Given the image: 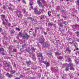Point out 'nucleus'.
I'll return each instance as SVG.
<instances>
[{
  "mask_svg": "<svg viewBox=\"0 0 79 79\" xmlns=\"http://www.w3.org/2000/svg\"><path fill=\"white\" fill-rule=\"evenodd\" d=\"M22 37L23 39H24L25 38L26 39L28 40L29 37V36L27 34L24 35V34H22Z\"/></svg>",
  "mask_w": 79,
  "mask_h": 79,
  "instance_id": "f257e3e1",
  "label": "nucleus"
},
{
  "mask_svg": "<svg viewBox=\"0 0 79 79\" xmlns=\"http://www.w3.org/2000/svg\"><path fill=\"white\" fill-rule=\"evenodd\" d=\"M34 10L35 13H37V14L39 13V14H40V13H41V12L43 10L42 9H40V11L39 12L38 11V10H37V9L35 8V9Z\"/></svg>",
  "mask_w": 79,
  "mask_h": 79,
  "instance_id": "f03ea898",
  "label": "nucleus"
},
{
  "mask_svg": "<svg viewBox=\"0 0 79 79\" xmlns=\"http://www.w3.org/2000/svg\"><path fill=\"white\" fill-rule=\"evenodd\" d=\"M37 3L39 5V6H42V7H44V6L42 5V3L40 2V0H37Z\"/></svg>",
  "mask_w": 79,
  "mask_h": 79,
  "instance_id": "7ed1b4c3",
  "label": "nucleus"
},
{
  "mask_svg": "<svg viewBox=\"0 0 79 79\" xmlns=\"http://www.w3.org/2000/svg\"><path fill=\"white\" fill-rule=\"evenodd\" d=\"M5 51L3 48H0V53H1L3 55H5V54H4V52Z\"/></svg>",
  "mask_w": 79,
  "mask_h": 79,
  "instance_id": "20e7f679",
  "label": "nucleus"
},
{
  "mask_svg": "<svg viewBox=\"0 0 79 79\" xmlns=\"http://www.w3.org/2000/svg\"><path fill=\"white\" fill-rule=\"evenodd\" d=\"M69 62L70 63L68 64V66L69 67H70V68H71V67H73V64H72V63H71V59H69Z\"/></svg>",
  "mask_w": 79,
  "mask_h": 79,
  "instance_id": "39448f33",
  "label": "nucleus"
},
{
  "mask_svg": "<svg viewBox=\"0 0 79 79\" xmlns=\"http://www.w3.org/2000/svg\"><path fill=\"white\" fill-rule=\"evenodd\" d=\"M39 42L40 44H43L44 42V39L43 37H42L41 39L40 40Z\"/></svg>",
  "mask_w": 79,
  "mask_h": 79,
  "instance_id": "423d86ee",
  "label": "nucleus"
},
{
  "mask_svg": "<svg viewBox=\"0 0 79 79\" xmlns=\"http://www.w3.org/2000/svg\"><path fill=\"white\" fill-rule=\"evenodd\" d=\"M43 63H44L45 64H46V67H48L50 66V64L48 62H47L46 61H43Z\"/></svg>",
  "mask_w": 79,
  "mask_h": 79,
  "instance_id": "0eeeda50",
  "label": "nucleus"
},
{
  "mask_svg": "<svg viewBox=\"0 0 79 79\" xmlns=\"http://www.w3.org/2000/svg\"><path fill=\"white\" fill-rule=\"evenodd\" d=\"M5 21H6V24L7 26H11V24L10 23H8V20H6V19H5Z\"/></svg>",
  "mask_w": 79,
  "mask_h": 79,
  "instance_id": "6e6552de",
  "label": "nucleus"
},
{
  "mask_svg": "<svg viewBox=\"0 0 79 79\" xmlns=\"http://www.w3.org/2000/svg\"><path fill=\"white\" fill-rule=\"evenodd\" d=\"M37 56L39 57H41V59L43 60V56H42V54H37Z\"/></svg>",
  "mask_w": 79,
  "mask_h": 79,
  "instance_id": "1a4fd4ad",
  "label": "nucleus"
},
{
  "mask_svg": "<svg viewBox=\"0 0 79 79\" xmlns=\"http://www.w3.org/2000/svg\"><path fill=\"white\" fill-rule=\"evenodd\" d=\"M17 15L19 17H21V11H20L19 12V14H18V13H17Z\"/></svg>",
  "mask_w": 79,
  "mask_h": 79,
  "instance_id": "9d476101",
  "label": "nucleus"
},
{
  "mask_svg": "<svg viewBox=\"0 0 79 79\" xmlns=\"http://www.w3.org/2000/svg\"><path fill=\"white\" fill-rule=\"evenodd\" d=\"M65 52H71V50L69 48H66V50H65Z\"/></svg>",
  "mask_w": 79,
  "mask_h": 79,
  "instance_id": "9b49d317",
  "label": "nucleus"
},
{
  "mask_svg": "<svg viewBox=\"0 0 79 79\" xmlns=\"http://www.w3.org/2000/svg\"><path fill=\"white\" fill-rule=\"evenodd\" d=\"M6 76H7V77H11V75L10 74V73H7L6 74Z\"/></svg>",
  "mask_w": 79,
  "mask_h": 79,
  "instance_id": "f8f14e48",
  "label": "nucleus"
},
{
  "mask_svg": "<svg viewBox=\"0 0 79 79\" xmlns=\"http://www.w3.org/2000/svg\"><path fill=\"white\" fill-rule=\"evenodd\" d=\"M65 70L66 71H69V67H66L65 68Z\"/></svg>",
  "mask_w": 79,
  "mask_h": 79,
  "instance_id": "ddd939ff",
  "label": "nucleus"
},
{
  "mask_svg": "<svg viewBox=\"0 0 79 79\" xmlns=\"http://www.w3.org/2000/svg\"><path fill=\"white\" fill-rule=\"evenodd\" d=\"M48 14L49 16H51V12L50 11L48 12Z\"/></svg>",
  "mask_w": 79,
  "mask_h": 79,
  "instance_id": "4468645a",
  "label": "nucleus"
},
{
  "mask_svg": "<svg viewBox=\"0 0 79 79\" xmlns=\"http://www.w3.org/2000/svg\"><path fill=\"white\" fill-rule=\"evenodd\" d=\"M58 24L60 27H63V23H59Z\"/></svg>",
  "mask_w": 79,
  "mask_h": 79,
  "instance_id": "2eb2a0df",
  "label": "nucleus"
},
{
  "mask_svg": "<svg viewBox=\"0 0 79 79\" xmlns=\"http://www.w3.org/2000/svg\"><path fill=\"white\" fill-rule=\"evenodd\" d=\"M55 55H60V53L58 52H56L55 53Z\"/></svg>",
  "mask_w": 79,
  "mask_h": 79,
  "instance_id": "dca6fc26",
  "label": "nucleus"
},
{
  "mask_svg": "<svg viewBox=\"0 0 79 79\" xmlns=\"http://www.w3.org/2000/svg\"><path fill=\"white\" fill-rule=\"evenodd\" d=\"M28 19H31V21H33L34 20V19L32 18V17H28Z\"/></svg>",
  "mask_w": 79,
  "mask_h": 79,
  "instance_id": "f3484780",
  "label": "nucleus"
},
{
  "mask_svg": "<svg viewBox=\"0 0 79 79\" xmlns=\"http://www.w3.org/2000/svg\"><path fill=\"white\" fill-rule=\"evenodd\" d=\"M70 70H73V71H74V69L73 67H70Z\"/></svg>",
  "mask_w": 79,
  "mask_h": 79,
  "instance_id": "a211bd4d",
  "label": "nucleus"
},
{
  "mask_svg": "<svg viewBox=\"0 0 79 79\" xmlns=\"http://www.w3.org/2000/svg\"><path fill=\"white\" fill-rule=\"evenodd\" d=\"M58 59H59V60H61L63 58L61 56H59L58 57Z\"/></svg>",
  "mask_w": 79,
  "mask_h": 79,
  "instance_id": "6ab92c4d",
  "label": "nucleus"
},
{
  "mask_svg": "<svg viewBox=\"0 0 79 79\" xmlns=\"http://www.w3.org/2000/svg\"><path fill=\"white\" fill-rule=\"evenodd\" d=\"M16 73V71L15 70H13V71H11V74H13V73Z\"/></svg>",
  "mask_w": 79,
  "mask_h": 79,
  "instance_id": "aec40b11",
  "label": "nucleus"
},
{
  "mask_svg": "<svg viewBox=\"0 0 79 79\" xmlns=\"http://www.w3.org/2000/svg\"><path fill=\"white\" fill-rule=\"evenodd\" d=\"M76 34H77V35L78 36L79 35V32L78 31H77V32H75Z\"/></svg>",
  "mask_w": 79,
  "mask_h": 79,
  "instance_id": "412c9836",
  "label": "nucleus"
},
{
  "mask_svg": "<svg viewBox=\"0 0 79 79\" xmlns=\"http://www.w3.org/2000/svg\"><path fill=\"white\" fill-rule=\"evenodd\" d=\"M1 16H2V18L4 19H5V16L4 15H1Z\"/></svg>",
  "mask_w": 79,
  "mask_h": 79,
  "instance_id": "4be33fe9",
  "label": "nucleus"
},
{
  "mask_svg": "<svg viewBox=\"0 0 79 79\" xmlns=\"http://www.w3.org/2000/svg\"><path fill=\"white\" fill-rule=\"evenodd\" d=\"M48 45V44H45V46H44V47H47Z\"/></svg>",
  "mask_w": 79,
  "mask_h": 79,
  "instance_id": "5701e85b",
  "label": "nucleus"
},
{
  "mask_svg": "<svg viewBox=\"0 0 79 79\" xmlns=\"http://www.w3.org/2000/svg\"><path fill=\"white\" fill-rule=\"evenodd\" d=\"M44 15H41L40 17V19H43L44 18Z\"/></svg>",
  "mask_w": 79,
  "mask_h": 79,
  "instance_id": "b1692460",
  "label": "nucleus"
},
{
  "mask_svg": "<svg viewBox=\"0 0 79 79\" xmlns=\"http://www.w3.org/2000/svg\"><path fill=\"white\" fill-rule=\"evenodd\" d=\"M30 6H32V2H30Z\"/></svg>",
  "mask_w": 79,
  "mask_h": 79,
  "instance_id": "393cba45",
  "label": "nucleus"
},
{
  "mask_svg": "<svg viewBox=\"0 0 79 79\" xmlns=\"http://www.w3.org/2000/svg\"><path fill=\"white\" fill-rule=\"evenodd\" d=\"M77 26H78V25H77V24H76V25H74L73 26V27H76Z\"/></svg>",
  "mask_w": 79,
  "mask_h": 79,
  "instance_id": "a878e982",
  "label": "nucleus"
},
{
  "mask_svg": "<svg viewBox=\"0 0 79 79\" xmlns=\"http://www.w3.org/2000/svg\"><path fill=\"white\" fill-rule=\"evenodd\" d=\"M11 33H12V34H13L15 32V31H14L13 30H11L10 31Z\"/></svg>",
  "mask_w": 79,
  "mask_h": 79,
  "instance_id": "bb28decb",
  "label": "nucleus"
},
{
  "mask_svg": "<svg viewBox=\"0 0 79 79\" xmlns=\"http://www.w3.org/2000/svg\"><path fill=\"white\" fill-rule=\"evenodd\" d=\"M2 24L4 25H5V24H6V23H5V21H3L2 22Z\"/></svg>",
  "mask_w": 79,
  "mask_h": 79,
  "instance_id": "cd10ccee",
  "label": "nucleus"
},
{
  "mask_svg": "<svg viewBox=\"0 0 79 79\" xmlns=\"http://www.w3.org/2000/svg\"><path fill=\"white\" fill-rule=\"evenodd\" d=\"M42 2L43 3H45V1L44 0H42Z\"/></svg>",
  "mask_w": 79,
  "mask_h": 79,
  "instance_id": "c85d7f7f",
  "label": "nucleus"
},
{
  "mask_svg": "<svg viewBox=\"0 0 79 79\" xmlns=\"http://www.w3.org/2000/svg\"><path fill=\"white\" fill-rule=\"evenodd\" d=\"M8 9H9V10H12V9L11 8V7H9Z\"/></svg>",
  "mask_w": 79,
  "mask_h": 79,
  "instance_id": "c756f323",
  "label": "nucleus"
},
{
  "mask_svg": "<svg viewBox=\"0 0 79 79\" xmlns=\"http://www.w3.org/2000/svg\"><path fill=\"white\" fill-rule=\"evenodd\" d=\"M27 64L30 65V64H31V63H30V62H27Z\"/></svg>",
  "mask_w": 79,
  "mask_h": 79,
  "instance_id": "7c9ffc66",
  "label": "nucleus"
},
{
  "mask_svg": "<svg viewBox=\"0 0 79 79\" xmlns=\"http://www.w3.org/2000/svg\"><path fill=\"white\" fill-rule=\"evenodd\" d=\"M13 52H16V49H13Z\"/></svg>",
  "mask_w": 79,
  "mask_h": 79,
  "instance_id": "2f4dec72",
  "label": "nucleus"
},
{
  "mask_svg": "<svg viewBox=\"0 0 79 79\" xmlns=\"http://www.w3.org/2000/svg\"><path fill=\"white\" fill-rule=\"evenodd\" d=\"M52 23H48V25L49 26H52Z\"/></svg>",
  "mask_w": 79,
  "mask_h": 79,
  "instance_id": "473e14b6",
  "label": "nucleus"
},
{
  "mask_svg": "<svg viewBox=\"0 0 79 79\" xmlns=\"http://www.w3.org/2000/svg\"><path fill=\"white\" fill-rule=\"evenodd\" d=\"M31 49L32 50H33V51L35 50L34 49V47H31Z\"/></svg>",
  "mask_w": 79,
  "mask_h": 79,
  "instance_id": "72a5a7b5",
  "label": "nucleus"
},
{
  "mask_svg": "<svg viewBox=\"0 0 79 79\" xmlns=\"http://www.w3.org/2000/svg\"><path fill=\"white\" fill-rule=\"evenodd\" d=\"M77 2L78 3V5L79 6V0H77Z\"/></svg>",
  "mask_w": 79,
  "mask_h": 79,
  "instance_id": "f704fd0d",
  "label": "nucleus"
},
{
  "mask_svg": "<svg viewBox=\"0 0 79 79\" xmlns=\"http://www.w3.org/2000/svg\"><path fill=\"white\" fill-rule=\"evenodd\" d=\"M74 46L75 47V49H76V48H77V46H76V45H74Z\"/></svg>",
  "mask_w": 79,
  "mask_h": 79,
  "instance_id": "c9c22d12",
  "label": "nucleus"
},
{
  "mask_svg": "<svg viewBox=\"0 0 79 79\" xmlns=\"http://www.w3.org/2000/svg\"><path fill=\"white\" fill-rule=\"evenodd\" d=\"M64 24H65V25H66V21H64Z\"/></svg>",
  "mask_w": 79,
  "mask_h": 79,
  "instance_id": "e433bc0d",
  "label": "nucleus"
},
{
  "mask_svg": "<svg viewBox=\"0 0 79 79\" xmlns=\"http://www.w3.org/2000/svg\"><path fill=\"white\" fill-rule=\"evenodd\" d=\"M16 30H18V31H20V30L19 28H16Z\"/></svg>",
  "mask_w": 79,
  "mask_h": 79,
  "instance_id": "4c0bfd02",
  "label": "nucleus"
},
{
  "mask_svg": "<svg viewBox=\"0 0 79 79\" xmlns=\"http://www.w3.org/2000/svg\"><path fill=\"white\" fill-rule=\"evenodd\" d=\"M4 37H5L4 39H5V40H6V36H4Z\"/></svg>",
  "mask_w": 79,
  "mask_h": 79,
  "instance_id": "58836bf2",
  "label": "nucleus"
},
{
  "mask_svg": "<svg viewBox=\"0 0 79 79\" xmlns=\"http://www.w3.org/2000/svg\"><path fill=\"white\" fill-rule=\"evenodd\" d=\"M23 77V75H20V76L19 77Z\"/></svg>",
  "mask_w": 79,
  "mask_h": 79,
  "instance_id": "ea45409f",
  "label": "nucleus"
},
{
  "mask_svg": "<svg viewBox=\"0 0 79 79\" xmlns=\"http://www.w3.org/2000/svg\"><path fill=\"white\" fill-rule=\"evenodd\" d=\"M22 2L23 3H25V1H24V0H23Z\"/></svg>",
  "mask_w": 79,
  "mask_h": 79,
  "instance_id": "a19ab883",
  "label": "nucleus"
},
{
  "mask_svg": "<svg viewBox=\"0 0 79 79\" xmlns=\"http://www.w3.org/2000/svg\"><path fill=\"white\" fill-rule=\"evenodd\" d=\"M2 28H0V32H2Z\"/></svg>",
  "mask_w": 79,
  "mask_h": 79,
  "instance_id": "79ce46f5",
  "label": "nucleus"
},
{
  "mask_svg": "<svg viewBox=\"0 0 79 79\" xmlns=\"http://www.w3.org/2000/svg\"><path fill=\"white\" fill-rule=\"evenodd\" d=\"M36 29H38V30L39 29V27H36Z\"/></svg>",
  "mask_w": 79,
  "mask_h": 79,
  "instance_id": "37998d69",
  "label": "nucleus"
},
{
  "mask_svg": "<svg viewBox=\"0 0 79 79\" xmlns=\"http://www.w3.org/2000/svg\"><path fill=\"white\" fill-rule=\"evenodd\" d=\"M76 50H79V48H76Z\"/></svg>",
  "mask_w": 79,
  "mask_h": 79,
  "instance_id": "c03bdc74",
  "label": "nucleus"
},
{
  "mask_svg": "<svg viewBox=\"0 0 79 79\" xmlns=\"http://www.w3.org/2000/svg\"><path fill=\"white\" fill-rule=\"evenodd\" d=\"M44 34L45 35H46V34H47V33L46 32H44Z\"/></svg>",
  "mask_w": 79,
  "mask_h": 79,
  "instance_id": "a18cd8bd",
  "label": "nucleus"
},
{
  "mask_svg": "<svg viewBox=\"0 0 79 79\" xmlns=\"http://www.w3.org/2000/svg\"><path fill=\"white\" fill-rule=\"evenodd\" d=\"M77 42H79V39L77 40Z\"/></svg>",
  "mask_w": 79,
  "mask_h": 79,
  "instance_id": "49530a36",
  "label": "nucleus"
},
{
  "mask_svg": "<svg viewBox=\"0 0 79 79\" xmlns=\"http://www.w3.org/2000/svg\"><path fill=\"white\" fill-rule=\"evenodd\" d=\"M20 1L21 0H18V2H20Z\"/></svg>",
  "mask_w": 79,
  "mask_h": 79,
  "instance_id": "de8ad7c7",
  "label": "nucleus"
},
{
  "mask_svg": "<svg viewBox=\"0 0 79 79\" xmlns=\"http://www.w3.org/2000/svg\"><path fill=\"white\" fill-rule=\"evenodd\" d=\"M29 32H32V31H29Z\"/></svg>",
  "mask_w": 79,
  "mask_h": 79,
  "instance_id": "09e8293b",
  "label": "nucleus"
},
{
  "mask_svg": "<svg viewBox=\"0 0 79 79\" xmlns=\"http://www.w3.org/2000/svg\"><path fill=\"white\" fill-rule=\"evenodd\" d=\"M73 31H75L76 30H74V29H73Z\"/></svg>",
  "mask_w": 79,
  "mask_h": 79,
  "instance_id": "8fccbe9b",
  "label": "nucleus"
},
{
  "mask_svg": "<svg viewBox=\"0 0 79 79\" xmlns=\"http://www.w3.org/2000/svg\"><path fill=\"white\" fill-rule=\"evenodd\" d=\"M30 30H31H31H32V28H31V29H30Z\"/></svg>",
  "mask_w": 79,
  "mask_h": 79,
  "instance_id": "3c124183",
  "label": "nucleus"
},
{
  "mask_svg": "<svg viewBox=\"0 0 79 79\" xmlns=\"http://www.w3.org/2000/svg\"><path fill=\"white\" fill-rule=\"evenodd\" d=\"M66 1L67 2H68V0H66Z\"/></svg>",
  "mask_w": 79,
  "mask_h": 79,
  "instance_id": "603ef678",
  "label": "nucleus"
},
{
  "mask_svg": "<svg viewBox=\"0 0 79 79\" xmlns=\"http://www.w3.org/2000/svg\"><path fill=\"white\" fill-rule=\"evenodd\" d=\"M28 69H27L26 70H28Z\"/></svg>",
  "mask_w": 79,
  "mask_h": 79,
  "instance_id": "864d4df0",
  "label": "nucleus"
},
{
  "mask_svg": "<svg viewBox=\"0 0 79 79\" xmlns=\"http://www.w3.org/2000/svg\"><path fill=\"white\" fill-rule=\"evenodd\" d=\"M64 10H62V11H64Z\"/></svg>",
  "mask_w": 79,
  "mask_h": 79,
  "instance_id": "5fc2aeb1",
  "label": "nucleus"
},
{
  "mask_svg": "<svg viewBox=\"0 0 79 79\" xmlns=\"http://www.w3.org/2000/svg\"><path fill=\"white\" fill-rule=\"evenodd\" d=\"M57 16H59V15H57Z\"/></svg>",
  "mask_w": 79,
  "mask_h": 79,
  "instance_id": "6e6d98bb",
  "label": "nucleus"
},
{
  "mask_svg": "<svg viewBox=\"0 0 79 79\" xmlns=\"http://www.w3.org/2000/svg\"><path fill=\"white\" fill-rule=\"evenodd\" d=\"M75 61H76L75 63H76V60Z\"/></svg>",
  "mask_w": 79,
  "mask_h": 79,
  "instance_id": "4d7b16f0",
  "label": "nucleus"
},
{
  "mask_svg": "<svg viewBox=\"0 0 79 79\" xmlns=\"http://www.w3.org/2000/svg\"><path fill=\"white\" fill-rule=\"evenodd\" d=\"M50 55H51V54H49Z\"/></svg>",
  "mask_w": 79,
  "mask_h": 79,
  "instance_id": "13d9d810",
  "label": "nucleus"
},
{
  "mask_svg": "<svg viewBox=\"0 0 79 79\" xmlns=\"http://www.w3.org/2000/svg\"><path fill=\"white\" fill-rule=\"evenodd\" d=\"M9 48H11V47H9Z\"/></svg>",
  "mask_w": 79,
  "mask_h": 79,
  "instance_id": "bf43d9fd",
  "label": "nucleus"
},
{
  "mask_svg": "<svg viewBox=\"0 0 79 79\" xmlns=\"http://www.w3.org/2000/svg\"><path fill=\"white\" fill-rule=\"evenodd\" d=\"M3 8H4V7H3Z\"/></svg>",
  "mask_w": 79,
  "mask_h": 79,
  "instance_id": "052dcab7",
  "label": "nucleus"
},
{
  "mask_svg": "<svg viewBox=\"0 0 79 79\" xmlns=\"http://www.w3.org/2000/svg\"><path fill=\"white\" fill-rule=\"evenodd\" d=\"M3 8H4V7H3Z\"/></svg>",
  "mask_w": 79,
  "mask_h": 79,
  "instance_id": "680f3d73",
  "label": "nucleus"
},
{
  "mask_svg": "<svg viewBox=\"0 0 79 79\" xmlns=\"http://www.w3.org/2000/svg\"><path fill=\"white\" fill-rule=\"evenodd\" d=\"M62 78H63V77H62Z\"/></svg>",
  "mask_w": 79,
  "mask_h": 79,
  "instance_id": "e2e57ef3",
  "label": "nucleus"
},
{
  "mask_svg": "<svg viewBox=\"0 0 79 79\" xmlns=\"http://www.w3.org/2000/svg\"><path fill=\"white\" fill-rule=\"evenodd\" d=\"M78 75H79V74H78Z\"/></svg>",
  "mask_w": 79,
  "mask_h": 79,
  "instance_id": "0e129e2a",
  "label": "nucleus"
}]
</instances>
